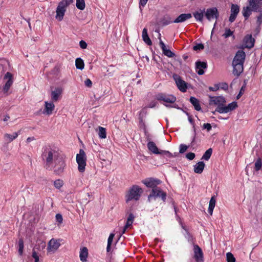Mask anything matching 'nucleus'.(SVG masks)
<instances>
[{
	"label": "nucleus",
	"instance_id": "nucleus-2",
	"mask_svg": "<svg viewBox=\"0 0 262 262\" xmlns=\"http://www.w3.org/2000/svg\"><path fill=\"white\" fill-rule=\"evenodd\" d=\"M245 58L246 54L243 50L237 51L232 61L233 74L234 75L238 77L243 73Z\"/></svg>",
	"mask_w": 262,
	"mask_h": 262
},
{
	"label": "nucleus",
	"instance_id": "nucleus-43",
	"mask_svg": "<svg viewBox=\"0 0 262 262\" xmlns=\"http://www.w3.org/2000/svg\"><path fill=\"white\" fill-rule=\"evenodd\" d=\"M228 112H230L234 110H235L237 107V102L235 101L229 103L227 106H226Z\"/></svg>",
	"mask_w": 262,
	"mask_h": 262
},
{
	"label": "nucleus",
	"instance_id": "nucleus-4",
	"mask_svg": "<svg viewBox=\"0 0 262 262\" xmlns=\"http://www.w3.org/2000/svg\"><path fill=\"white\" fill-rule=\"evenodd\" d=\"M73 2V0H62L59 2L56 9V18L61 21L66 11V8Z\"/></svg>",
	"mask_w": 262,
	"mask_h": 262
},
{
	"label": "nucleus",
	"instance_id": "nucleus-47",
	"mask_svg": "<svg viewBox=\"0 0 262 262\" xmlns=\"http://www.w3.org/2000/svg\"><path fill=\"white\" fill-rule=\"evenodd\" d=\"M18 252L20 255H21L24 249V241L22 239H19L18 241Z\"/></svg>",
	"mask_w": 262,
	"mask_h": 262
},
{
	"label": "nucleus",
	"instance_id": "nucleus-7",
	"mask_svg": "<svg viewBox=\"0 0 262 262\" xmlns=\"http://www.w3.org/2000/svg\"><path fill=\"white\" fill-rule=\"evenodd\" d=\"M54 172L56 175H60L64 171L66 166L64 160L62 158H59L54 162Z\"/></svg>",
	"mask_w": 262,
	"mask_h": 262
},
{
	"label": "nucleus",
	"instance_id": "nucleus-38",
	"mask_svg": "<svg viewBox=\"0 0 262 262\" xmlns=\"http://www.w3.org/2000/svg\"><path fill=\"white\" fill-rule=\"evenodd\" d=\"M98 135L99 138L101 139H105L106 138V129L103 127L99 126L98 127Z\"/></svg>",
	"mask_w": 262,
	"mask_h": 262
},
{
	"label": "nucleus",
	"instance_id": "nucleus-63",
	"mask_svg": "<svg viewBox=\"0 0 262 262\" xmlns=\"http://www.w3.org/2000/svg\"><path fill=\"white\" fill-rule=\"evenodd\" d=\"M219 89V87L217 85H215L214 87H211V86H210L209 88V90H210L211 91H216Z\"/></svg>",
	"mask_w": 262,
	"mask_h": 262
},
{
	"label": "nucleus",
	"instance_id": "nucleus-52",
	"mask_svg": "<svg viewBox=\"0 0 262 262\" xmlns=\"http://www.w3.org/2000/svg\"><path fill=\"white\" fill-rule=\"evenodd\" d=\"M245 85H246V84H245L244 85H243L241 89H240V91L239 92V93L238 94V95H237L236 96V99H239V98L243 95V94H244V92L245 91Z\"/></svg>",
	"mask_w": 262,
	"mask_h": 262
},
{
	"label": "nucleus",
	"instance_id": "nucleus-31",
	"mask_svg": "<svg viewBox=\"0 0 262 262\" xmlns=\"http://www.w3.org/2000/svg\"><path fill=\"white\" fill-rule=\"evenodd\" d=\"M142 39L143 41L148 46L152 45V41L148 36L147 29L144 28L142 31Z\"/></svg>",
	"mask_w": 262,
	"mask_h": 262
},
{
	"label": "nucleus",
	"instance_id": "nucleus-1",
	"mask_svg": "<svg viewBox=\"0 0 262 262\" xmlns=\"http://www.w3.org/2000/svg\"><path fill=\"white\" fill-rule=\"evenodd\" d=\"M58 155V152L50 146H46L43 148L41 158L46 163L45 167L47 169L51 170L52 169L51 164L55 162V160L59 158Z\"/></svg>",
	"mask_w": 262,
	"mask_h": 262
},
{
	"label": "nucleus",
	"instance_id": "nucleus-49",
	"mask_svg": "<svg viewBox=\"0 0 262 262\" xmlns=\"http://www.w3.org/2000/svg\"><path fill=\"white\" fill-rule=\"evenodd\" d=\"M259 15L257 16L256 24L258 27H260L262 24V12H259Z\"/></svg>",
	"mask_w": 262,
	"mask_h": 262
},
{
	"label": "nucleus",
	"instance_id": "nucleus-16",
	"mask_svg": "<svg viewBox=\"0 0 262 262\" xmlns=\"http://www.w3.org/2000/svg\"><path fill=\"white\" fill-rule=\"evenodd\" d=\"M254 42L255 39L252 37L251 34H248L244 38L243 45L244 46V48L251 49L253 47Z\"/></svg>",
	"mask_w": 262,
	"mask_h": 262
},
{
	"label": "nucleus",
	"instance_id": "nucleus-24",
	"mask_svg": "<svg viewBox=\"0 0 262 262\" xmlns=\"http://www.w3.org/2000/svg\"><path fill=\"white\" fill-rule=\"evenodd\" d=\"M20 131H18V132H14L12 135H10L9 134H5L4 135V138L6 142L7 143H10L15 139L20 134Z\"/></svg>",
	"mask_w": 262,
	"mask_h": 262
},
{
	"label": "nucleus",
	"instance_id": "nucleus-18",
	"mask_svg": "<svg viewBox=\"0 0 262 262\" xmlns=\"http://www.w3.org/2000/svg\"><path fill=\"white\" fill-rule=\"evenodd\" d=\"M226 100L225 98L222 96H210V102L209 103L214 104L215 105L224 104L226 103Z\"/></svg>",
	"mask_w": 262,
	"mask_h": 262
},
{
	"label": "nucleus",
	"instance_id": "nucleus-61",
	"mask_svg": "<svg viewBox=\"0 0 262 262\" xmlns=\"http://www.w3.org/2000/svg\"><path fill=\"white\" fill-rule=\"evenodd\" d=\"M164 105L167 107H174V108H176L177 109H180V107L176 104H173L172 105H170V104H164Z\"/></svg>",
	"mask_w": 262,
	"mask_h": 262
},
{
	"label": "nucleus",
	"instance_id": "nucleus-25",
	"mask_svg": "<svg viewBox=\"0 0 262 262\" xmlns=\"http://www.w3.org/2000/svg\"><path fill=\"white\" fill-rule=\"evenodd\" d=\"M88 256V249L86 247H83L80 249L79 257L82 262H86Z\"/></svg>",
	"mask_w": 262,
	"mask_h": 262
},
{
	"label": "nucleus",
	"instance_id": "nucleus-44",
	"mask_svg": "<svg viewBox=\"0 0 262 262\" xmlns=\"http://www.w3.org/2000/svg\"><path fill=\"white\" fill-rule=\"evenodd\" d=\"M226 257L227 262H235V258L231 252L226 254Z\"/></svg>",
	"mask_w": 262,
	"mask_h": 262
},
{
	"label": "nucleus",
	"instance_id": "nucleus-9",
	"mask_svg": "<svg viewBox=\"0 0 262 262\" xmlns=\"http://www.w3.org/2000/svg\"><path fill=\"white\" fill-rule=\"evenodd\" d=\"M204 13L206 18L209 21L213 18L217 19L219 17V12L216 7L208 8Z\"/></svg>",
	"mask_w": 262,
	"mask_h": 262
},
{
	"label": "nucleus",
	"instance_id": "nucleus-56",
	"mask_svg": "<svg viewBox=\"0 0 262 262\" xmlns=\"http://www.w3.org/2000/svg\"><path fill=\"white\" fill-rule=\"evenodd\" d=\"M147 1H148V0H140L139 7H140L141 11H142V7H144L145 6Z\"/></svg>",
	"mask_w": 262,
	"mask_h": 262
},
{
	"label": "nucleus",
	"instance_id": "nucleus-62",
	"mask_svg": "<svg viewBox=\"0 0 262 262\" xmlns=\"http://www.w3.org/2000/svg\"><path fill=\"white\" fill-rule=\"evenodd\" d=\"M157 102L156 101H151L148 105V107L153 108L156 106Z\"/></svg>",
	"mask_w": 262,
	"mask_h": 262
},
{
	"label": "nucleus",
	"instance_id": "nucleus-55",
	"mask_svg": "<svg viewBox=\"0 0 262 262\" xmlns=\"http://www.w3.org/2000/svg\"><path fill=\"white\" fill-rule=\"evenodd\" d=\"M203 129H206L208 132H209L212 126L210 123H204L203 125Z\"/></svg>",
	"mask_w": 262,
	"mask_h": 262
},
{
	"label": "nucleus",
	"instance_id": "nucleus-28",
	"mask_svg": "<svg viewBox=\"0 0 262 262\" xmlns=\"http://www.w3.org/2000/svg\"><path fill=\"white\" fill-rule=\"evenodd\" d=\"M60 244L59 242L54 238L51 239L48 243V248L51 250H57Z\"/></svg>",
	"mask_w": 262,
	"mask_h": 262
},
{
	"label": "nucleus",
	"instance_id": "nucleus-60",
	"mask_svg": "<svg viewBox=\"0 0 262 262\" xmlns=\"http://www.w3.org/2000/svg\"><path fill=\"white\" fill-rule=\"evenodd\" d=\"M220 88L223 90H227L228 89V84L226 83H222L220 84Z\"/></svg>",
	"mask_w": 262,
	"mask_h": 262
},
{
	"label": "nucleus",
	"instance_id": "nucleus-19",
	"mask_svg": "<svg viewBox=\"0 0 262 262\" xmlns=\"http://www.w3.org/2000/svg\"><path fill=\"white\" fill-rule=\"evenodd\" d=\"M62 89L61 88H56L55 90L52 91L51 92V99L52 101H57L62 94Z\"/></svg>",
	"mask_w": 262,
	"mask_h": 262
},
{
	"label": "nucleus",
	"instance_id": "nucleus-21",
	"mask_svg": "<svg viewBox=\"0 0 262 262\" xmlns=\"http://www.w3.org/2000/svg\"><path fill=\"white\" fill-rule=\"evenodd\" d=\"M192 17L191 13H183L178 16L174 20V23H183Z\"/></svg>",
	"mask_w": 262,
	"mask_h": 262
},
{
	"label": "nucleus",
	"instance_id": "nucleus-20",
	"mask_svg": "<svg viewBox=\"0 0 262 262\" xmlns=\"http://www.w3.org/2000/svg\"><path fill=\"white\" fill-rule=\"evenodd\" d=\"M196 69L198 70L196 71L199 75L204 74L203 69L207 68V63L203 61H198L195 62Z\"/></svg>",
	"mask_w": 262,
	"mask_h": 262
},
{
	"label": "nucleus",
	"instance_id": "nucleus-40",
	"mask_svg": "<svg viewBox=\"0 0 262 262\" xmlns=\"http://www.w3.org/2000/svg\"><path fill=\"white\" fill-rule=\"evenodd\" d=\"M76 6L80 10H84L85 7L84 0H76Z\"/></svg>",
	"mask_w": 262,
	"mask_h": 262
},
{
	"label": "nucleus",
	"instance_id": "nucleus-57",
	"mask_svg": "<svg viewBox=\"0 0 262 262\" xmlns=\"http://www.w3.org/2000/svg\"><path fill=\"white\" fill-rule=\"evenodd\" d=\"M79 46L81 49H84L87 47V43L85 41L82 40L79 42Z\"/></svg>",
	"mask_w": 262,
	"mask_h": 262
},
{
	"label": "nucleus",
	"instance_id": "nucleus-26",
	"mask_svg": "<svg viewBox=\"0 0 262 262\" xmlns=\"http://www.w3.org/2000/svg\"><path fill=\"white\" fill-rule=\"evenodd\" d=\"M252 11H253V10L249 5L243 8L242 12L245 20L248 19Z\"/></svg>",
	"mask_w": 262,
	"mask_h": 262
},
{
	"label": "nucleus",
	"instance_id": "nucleus-3",
	"mask_svg": "<svg viewBox=\"0 0 262 262\" xmlns=\"http://www.w3.org/2000/svg\"><path fill=\"white\" fill-rule=\"evenodd\" d=\"M142 192L143 190L141 187L137 185H133L125 196L126 203L132 200H139Z\"/></svg>",
	"mask_w": 262,
	"mask_h": 262
},
{
	"label": "nucleus",
	"instance_id": "nucleus-51",
	"mask_svg": "<svg viewBox=\"0 0 262 262\" xmlns=\"http://www.w3.org/2000/svg\"><path fill=\"white\" fill-rule=\"evenodd\" d=\"M204 48V45L200 43H198L196 45L194 46L193 49L194 51H197L198 50H203Z\"/></svg>",
	"mask_w": 262,
	"mask_h": 262
},
{
	"label": "nucleus",
	"instance_id": "nucleus-30",
	"mask_svg": "<svg viewBox=\"0 0 262 262\" xmlns=\"http://www.w3.org/2000/svg\"><path fill=\"white\" fill-rule=\"evenodd\" d=\"M185 113H186V115L188 116V119L189 122L193 126V138H192V141H191V146H193V143H194V142L195 141V137H196V130H195V124H194V123L193 119L192 118L191 116H190L189 115V114L188 113L186 112H185Z\"/></svg>",
	"mask_w": 262,
	"mask_h": 262
},
{
	"label": "nucleus",
	"instance_id": "nucleus-10",
	"mask_svg": "<svg viewBox=\"0 0 262 262\" xmlns=\"http://www.w3.org/2000/svg\"><path fill=\"white\" fill-rule=\"evenodd\" d=\"M159 101H163L166 103H173L176 101V97L172 95H166L163 93H159L156 96Z\"/></svg>",
	"mask_w": 262,
	"mask_h": 262
},
{
	"label": "nucleus",
	"instance_id": "nucleus-36",
	"mask_svg": "<svg viewBox=\"0 0 262 262\" xmlns=\"http://www.w3.org/2000/svg\"><path fill=\"white\" fill-rule=\"evenodd\" d=\"M161 23L163 26H165L173 23V20H171V18L170 16H166L162 18Z\"/></svg>",
	"mask_w": 262,
	"mask_h": 262
},
{
	"label": "nucleus",
	"instance_id": "nucleus-34",
	"mask_svg": "<svg viewBox=\"0 0 262 262\" xmlns=\"http://www.w3.org/2000/svg\"><path fill=\"white\" fill-rule=\"evenodd\" d=\"M215 112H219L220 114L228 113L227 107L224 105V104L219 105V106L216 108L215 111L213 112V114H214Z\"/></svg>",
	"mask_w": 262,
	"mask_h": 262
},
{
	"label": "nucleus",
	"instance_id": "nucleus-53",
	"mask_svg": "<svg viewBox=\"0 0 262 262\" xmlns=\"http://www.w3.org/2000/svg\"><path fill=\"white\" fill-rule=\"evenodd\" d=\"M55 217H56V220L57 222H58L59 224H61L62 223L63 219H62V216L61 214H60V213L56 214Z\"/></svg>",
	"mask_w": 262,
	"mask_h": 262
},
{
	"label": "nucleus",
	"instance_id": "nucleus-15",
	"mask_svg": "<svg viewBox=\"0 0 262 262\" xmlns=\"http://www.w3.org/2000/svg\"><path fill=\"white\" fill-rule=\"evenodd\" d=\"M4 79H8L7 81L6 82L3 87L4 93H7L13 84V75L11 73L8 72L4 76Z\"/></svg>",
	"mask_w": 262,
	"mask_h": 262
},
{
	"label": "nucleus",
	"instance_id": "nucleus-8",
	"mask_svg": "<svg viewBox=\"0 0 262 262\" xmlns=\"http://www.w3.org/2000/svg\"><path fill=\"white\" fill-rule=\"evenodd\" d=\"M173 77L179 90L182 92H186L187 89V83L184 81L182 78L177 74H174Z\"/></svg>",
	"mask_w": 262,
	"mask_h": 262
},
{
	"label": "nucleus",
	"instance_id": "nucleus-22",
	"mask_svg": "<svg viewBox=\"0 0 262 262\" xmlns=\"http://www.w3.org/2000/svg\"><path fill=\"white\" fill-rule=\"evenodd\" d=\"M159 45L160 47L163 51V54L168 57H173L175 54L174 53L171 52L170 50L167 49L163 41L160 38Z\"/></svg>",
	"mask_w": 262,
	"mask_h": 262
},
{
	"label": "nucleus",
	"instance_id": "nucleus-59",
	"mask_svg": "<svg viewBox=\"0 0 262 262\" xmlns=\"http://www.w3.org/2000/svg\"><path fill=\"white\" fill-rule=\"evenodd\" d=\"M115 234L112 233L110 234L109 237L107 239V243L112 244V242L113 240V238L114 237Z\"/></svg>",
	"mask_w": 262,
	"mask_h": 262
},
{
	"label": "nucleus",
	"instance_id": "nucleus-50",
	"mask_svg": "<svg viewBox=\"0 0 262 262\" xmlns=\"http://www.w3.org/2000/svg\"><path fill=\"white\" fill-rule=\"evenodd\" d=\"M188 148V146L185 144H181L179 148V152L183 154L185 152Z\"/></svg>",
	"mask_w": 262,
	"mask_h": 262
},
{
	"label": "nucleus",
	"instance_id": "nucleus-6",
	"mask_svg": "<svg viewBox=\"0 0 262 262\" xmlns=\"http://www.w3.org/2000/svg\"><path fill=\"white\" fill-rule=\"evenodd\" d=\"M157 198H161L164 202L166 199V193L159 187L152 189L151 192L148 196V201L150 202L152 199L156 200Z\"/></svg>",
	"mask_w": 262,
	"mask_h": 262
},
{
	"label": "nucleus",
	"instance_id": "nucleus-33",
	"mask_svg": "<svg viewBox=\"0 0 262 262\" xmlns=\"http://www.w3.org/2000/svg\"><path fill=\"white\" fill-rule=\"evenodd\" d=\"M215 199L214 196H212L209 201V207H208V212L210 215L212 214L213 209L214 208L215 205Z\"/></svg>",
	"mask_w": 262,
	"mask_h": 262
},
{
	"label": "nucleus",
	"instance_id": "nucleus-64",
	"mask_svg": "<svg viewBox=\"0 0 262 262\" xmlns=\"http://www.w3.org/2000/svg\"><path fill=\"white\" fill-rule=\"evenodd\" d=\"M111 245L112 244L107 243L106 247V251L107 252H110L111 250Z\"/></svg>",
	"mask_w": 262,
	"mask_h": 262
},
{
	"label": "nucleus",
	"instance_id": "nucleus-46",
	"mask_svg": "<svg viewBox=\"0 0 262 262\" xmlns=\"http://www.w3.org/2000/svg\"><path fill=\"white\" fill-rule=\"evenodd\" d=\"M233 34V32L231 31V30L229 28L225 29V32L223 36L225 38H228L229 37L232 36Z\"/></svg>",
	"mask_w": 262,
	"mask_h": 262
},
{
	"label": "nucleus",
	"instance_id": "nucleus-42",
	"mask_svg": "<svg viewBox=\"0 0 262 262\" xmlns=\"http://www.w3.org/2000/svg\"><path fill=\"white\" fill-rule=\"evenodd\" d=\"M134 219H135L134 215L132 213H129V214L127 217L126 223L125 224L126 227H129V226H132V225L133 223V221L134 220Z\"/></svg>",
	"mask_w": 262,
	"mask_h": 262
},
{
	"label": "nucleus",
	"instance_id": "nucleus-12",
	"mask_svg": "<svg viewBox=\"0 0 262 262\" xmlns=\"http://www.w3.org/2000/svg\"><path fill=\"white\" fill-rule=\"evenodd\" d=\"M142 182L147 187L151 188L152 189L158 188L157 186L161 183V181L158 179L150 178L145 179Z\"/></svg>",
	"mask_w": 262,
	"mask_h": 262
},
{
	"label": "nucleus",
	"instance_id": "nucleus-17",
	"mask_svg": "<svg viewBox=\"0 0 262 262\" xmlns=\"http://www.w3.org/2000/svg\"><path fill=\"white\" fill-rule=\"evenodd\" d=\"M239 12V7L236 4H232L231 7V14L229 19L230 23L234 21Z\"/></svg>",
	"mask_w": 262,
	"mask_h": 262
},
{
	"label": "nucleus",
	"instance_id": "nucleus-27",
	"mask_svg": "<svg viewBox=\"0 0 262 262\" xmlns=\"http://www.w3.org/2000/svg\"><path fill=\"white\" fill-rule=\"evenodd\" d=\"M205 9H200L199 11L193 13V15L197 21L202 22L203 20Z\"/></svg>",
	"mask_w": 262,
	"mask_h": 262
},
{
	"label": "nucleus",
	"instance_id": "nucleus-5",
	"mask_svg": "<svg viewBox=\"0 0 262 262\" xmlns=\"http://www.w3.org/2000/svg\"><path fill=\"white\" fill-rule=\"evenodd\" d=\"M86 156L84 151L80 149L79 153L76 155V162L78 163V169L79 172H83L85 169Z\"/></svg>",
	"mask_w": 262,
	"mask_h": 262
},
{
	"label": "nucleus",
	"instance_id": "nucleus-45",
	"mask_svg": "<svg viewBox=\"0 0 262 262\" xmlns=\"http://www.w3.org/2000/svg\"><path fill=\"white\" fill-rule=\"evenodd\" d=\"M63 181L60 179L56 180L54 182V186L57 189H60L63 186Z\"/></svg>",
	"mask_w": 262,
	"mask_h": 262
},
{
	"label": "nucleus",
	"instance_id": "nucleus-58",
	"mask_svg": "<svg viewBox=\"0 0 262 262\" xmlns=\"http://www.w3.org/2000/svg\"><path fill=\"white\" fill-rule=\"evenodd\" d=\"M84 84L87 87L91 88L92 85V82L90 79L87 78L84 81Z\"/></svg>",
	"mask_w": 262,
	"mask_h": 262
},
{
	"label": "nucleus",
	"instance_id": "nucleus-29",
	"mask_svg": "<svg viewBox=\"0 0 262 262\" xmlns=\"http://www.w3.org/2000/svg\"><path fill=\"white\" fill-rule=\"evenodd\" d=\"M205 167V163L203 161L198 162L194 165V171L196 173L201 174L202 173Z\"/></svg>",
	"mask_w": 262,
	"mask_h": 262
},
{
	"label": "nucleus",
	"instance_id": "nucleus-39",
	"mask_svg": "<svg viewBox=\"0 0 262 262\" xmlns=\"http://www.w3.org/2000/svg\"><path fill=\"white\" fill-rule=\"evenodd\" d=\"M262 167V159L258 158L254 163V169L255 171H259Z\"/></svg>",
	"mask_w": 262,
	"mask_h": 262
},
{
	"label": "nucleus",
	"instance_id": "nucleus-23",
	"mask_svg": "<svg viewBox=\"0 0 262 262\" xmlns=\"http://www.w3.org/2000/svg\"><path fill=\"white\" fill-rule=\"evenodd\" d=\"M55 108V105L53 102H45V109L43 111V114L47 115H51L52 114L53 110Z\"/></svg>",
	"mask_w": 262,
	"mask_h": 262
},
{
	"label": "nucleus",
	"instance_id": "nucleus-35",
	"mask_svg": "<svg viewBox=\"0 0 262 262\" xmlns=\"http://www.w3.org/2000/svg\"><path fill=\"white\" fill-rule=\"evenodd\" d=\"M75 66L77 69L83 70L84 67L83 60L81 58H77L75 60Z\"/></svg>",
	"mask_w": 262,
	"mask_h": 262
},
{
	"label": "nucleus",
	"instance_id": "nucleus-14",
	"mask_svg": "<svg viewBox=\"0 0 262 262\" xmlns=\"http://www.w3.org/2000/svg\"><path fill=\"white\" fill-rule=\"evenodd\" d=\"M145 135L146 136L147 140L148 141L147 144L148 150L154 154H160L161 150H159L156 144L153 141H150L151 139L149 137V134H147L146 132H145Z\"/></svg>",
	"mask_w": 262,
	"mask_h": 262
},
{
	"label": "nucleus",
	"instance_id": "nucleus-41",
	"mask_svg": "<svg viewBox=\"0 0 262 262\" xmlns=\"http://www.w3.org/2000/svg\"><path fill=\"white\" fill-rule=\"evenodd\" d=\"M178 154L177 152H175V153H174V155H173L172 153L170 152L169 151L161 150L160 155H162L167 157L171 158L175 157L177 156Z\"/></svg>",
	"mask_w": 262,
	"mask_h": 262
},
{
	"label": "nucleus",
	"instance_id": "nucleus-32",
	"mask_svg": "<svg viewBox=\"0 0 262 262\" xmlns=\"http://www.w3.org/2000/svg\"><path fill=\"white\" fill-rule=\"evenodd\" d=\"M190 102L193 105L196 111H200L201 110V107L199 103V101L194 97L191 96L190 98Z\"/></svg>",
	"mask_w": 262,
	"mask_h": 262
},
{
	"label": "nucleus",
	"instance_id": "nucleus-54",
	"mask_svg": "<svg viewBox=\"0 0 262 262\" xmlns=\"http://www.w3.org/2000/svg\"><path fill=\"white\" fill-rule=\"evenodd\" d=\"M186 157L189 160H192L195 158V154L193 152H189L186 154Z\"/></svg>",
	"mask_w": 262,
	"mask_h": 262
},
{
	"label": "nucleus",
	"instance_id": "nucleus-11",
	"mask_svg": "<svg viewBox=\"0 0 262 262\" xmlns=\"http://www.w3.org/2000/svg\"><path fill=\"white\" fill-rule=\"evenodd\" d=\"M248 2L254 12H262V0H248Z\"/></svg>",
	"mask_w": 262,
	"mask_h": 262
},
{
	"label": "nucleus",
	"instance_id": "nucleus-37",
	"mask_svg": "<svg viewBox=\"0 0 262 262\" xmlns=\"http://www.w3.org/2000/svg\"><path fill=\"white\" fill-rule=\"evenodd\" d=\"M212 153V149L210 148L208 149L204 154L202 157V159H204L205 160L208 161L210 158V157Z\"/></svg>",
	"mask_w": 262,
	"mask_h": 262
},
{
	"label": "nucleus",
	"instance_id": "nucleus-48",
	"mask_svg": "<svg viewBox=\"0 0 262 262\" xmlns=\"http://www.w3.org/2000/svg\"><path fill=\"white\" fill-rule=\"evenodd\" d=\"M36 247H34L33 249L32 256L34 259V262H38L39 261V256L38 253L35 251Z\"/></svg>",
	"mask_w": 262,
	"mask_h": 262
},
{
	"label": "nucleus",
	"instance_id": "nucleus-13",
	"mask_svg": "<svg viewBox=\"0 0 262 262\" xmlns=\"http://www.w3.org/2000/svg\"><path fill=\"white\" fill-rule=\"evenodd\" d=\"M194 258L196 262H204L203 253L198 245H193Z\"/></svg>",
	"mask_w": 262,
	"mask_h": 262
}]
</instances>
